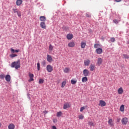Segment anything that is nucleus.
<instances>
[{
    "mask_svg": "<svg viewBox=\"0 0 129 129\" xmlns=\"http://www.w3.org/2000/svg\"><path fill=\"white\" fill-rule=\"evenodd\" d=\"M12 68H15V69H19L21 68V61L18 59L17 61H14L11 64Z\"/></svg>",
    "mask_w": 129,
    "mask_h": 129,
    "instance_id": "1",
    "label": "nucleus"
},
{
    "mask_svg": "<svg viewBox=\"0 0 129 129\" xmlns=\"http://www.w3.org/2000/svg\"><path fill=\"white\" fill-rule=\"evenodd\" d=\"M103 61V59L102 58L99 57L97 60L96 64L97 66H100L102 64V62Z\"/></svg>",
    "mask_w": 129,
    "mask_h": 129,
    "instance_id": "2",
    "label": "nucleus"
},
{
    "mask_svg": "<svg viewBox=\"0 0 129 129\" xmlns=\"http://www.w3.org/2000/svg\"><path fill=\"white\" fill-rule=\"evenodd\" d=\"M83 73L84 76L86 77L89 76V74H90L89 71H88V70L87 69L84 70Z\"/></svg>",
    "mask_w": 129,
    "mask_h": 129,
    "instance_id": "3",
    "label": "nucleus"
},
{
    "mask_svg": "<svg viewBox=\"0 0 129 129\" xmlns=\"http://www.w3.org/2000/svg\"><path fill=\"white\" fill-rule=\"evenodd\" d=\"M122 124L124 125L127 124V122H128V119L126 117H124L121 119Z\"/></svg>",
    "mask_w": 129,
    "mask_h": 129,
    "instance_id": "4",
    "label": "nucleus"
},
{
    "mask_svg": "<svg viewBox=\"0 0 129 129\" xmlns=\"http://www.w3.org/2000/svg\"><path fill=\"white\" fill-rule=\"evenodd\" d=\"M46 70L48 72L51 73L53 70V67H52V66L50 64L47 65L46 67Z\"/></svg>",
    "mask_w": 129,
    "mask_h": 129,
    "instance_id": "5",
    "label": "nucleus"
},
{
    "mask_svg": "<svg viewBox=\"0 0 129 129\" xmlns=\"http://www.w3.org/2000/svg\"><path fill=\"white\" fill-rule=\"evenodd\" d=\"M99 106L103 107V106H105V105H106V103L105 102V101L101 100L99 101Z\"/></svg>",
    "mask_w": 129,
    "mask_h": 129,
    "instance_id": "6",
    "label": "nucleus"
},
{
    "mask_svg": "<svg viewBox=\"0 0 129 129\" xmlns=\"http://www.w3.org/2000/svg\"><path fill=\"white\" fill-rule=\"evenodd\" d=\"M103 51L102 50V48H98L96 49V53L98 55H100V54H102Z\"/></svg>",
    "mask_w": 129,
    "mask_h": 129,
    "instance_id": "7",
    "label": "nucleus"
},
{
    "mask_svg": "<svg viewBox=\"0 0 129 129\" xmlns=\"http://www.w3.org/2000/svg\"><path fill=\"white\" fill-rule=\"evenodd\" d=\"M68 47L70 48H73L75 47V42L74 41L70 42L68 44Z\"/></svg>",
    "mask_w": 129,
    "mask_h": 129,
    "instance_id": "8",
    "label": "nucleus"
},
{
    "mask_svg": "<svg viewBox=\"0 0 129 129\" xmlns=\"http://www.w3.org/2000/svg\"><path fill=\"white\" fill-rule=\"evenodd\" d=\"M29 76L30 79L29 80V82H31V81H34V74H31V73H29Z\"/></svg>",
    "mask_w": 129,
    "mask_h": 129,
    "instance_id": "9",
    "label": "nucleus"
},
{
    "mask_svg": "<svg viewBox=\"0 0 129 129\" xmlns=\"http://www.w3.org/2000/svg\"><path fill=\"white\" fill-rule=\"evenodd\" d=\"M85 66H89V64H90V60L86 59L84 61Z\"/></svg>",
    "mask_w": 129,
    "mask_h": 129,
    "instance_id": "10",
    "label": "nucleus"
},
{
    "mask_svg": "<svg viewBox=\"0 0 129 129\" xmlns=\"http://www.w3.org/2000/svg\"><path fill=\"white\" fill-rule=\"evenodd\" d=\"M70 104H69V103L67 102L64 103V104L63 105V109H67V108H69V107H70Z\"/></svg>",
    "mask_w": 129,
    "mask_h": 129,
    "instance_id": "11",
    "label": "nucleus"
},
{
    "mask_svg": "<svg viewBox=\"0 0 129 129\" xmlns=\"http://www.w3.org/2000/svg\"><path fill=\"white\" fill-rule=\"evenodd\" d=\"M47 60L48 62H51L53 61V58H52V56L49 54L47 55Z\"/></svg>",
    "mask_w": 129,
    "mask_h": 129,
    "instance_id": "12",
    "label": "nucleus"
},
{
    "mask_svg": "<svg viewBox=\"0 0 129 129\" xmlns=\"http://www.w3.org/2000/svg\"><path fill=\"white\" fill-rule=\"evenodd\" d=\"M5 79L7 82L11 81V76L10 75H7L5 77Z\"/></svg>",
    "mask_w": 129,
    "mask_h": 129,
    "instance_id": "13",
    "label": "nucleus"
},
{
    "mask_svg": "<svg viewBox=\"0 0 129 129\" xmlns=\"http://www.w3.org/2000/svg\"><path fill=\"white\" fill-rule=\"evenodd\" d=\"M15 127H16V126H15V124L13 123H11L8 125L9 129H15Z\"/></svg>",
    "mask_w": 129,
    "mask_h": 129,
    "instance_id": "14",
    "label": "nucleus"
},
{
    "mask_svg": "<svg viewBox=\"0 0 129 129\" xmlns=\"http://www.w3.org/2000/svg\"><path fill=\"white\" fill-rule=\"evenodd\" d=\"M86 46V42L83 41L81 42V47L82 48V49H84V48H85V46Z\"/></svg>",
    "mask_w": 129,
    "mask_h": 129,
    "instance_id": "15",
    "label": "nucleus"
},
{
    "mask_svg": "<svg viewBox=\"0 0 129 129\" xmlns=\"http://www.w3.org/2000/svg\"><path fill=\"white\" fill-rule=\"evenodd\" d=\"M11 53H12V54H14V53H15V52H16V53H18V52H20V49L15 50V49H14V48H11Z\"/></svg>",
    "mask_w": 129,
    "mask_h": 129,
    "instance_id": "16",
    "label": "nucleus"
},
{
    "mask_svg": "<svg viewBox=\"0 0 129 129\" xmlns=\"http://www.w3.org/2000/svg\"><path fill=\"white\" fill-rule=\"evenodd\" d=\"M40 26L42 29H46V24L45 22L40 23Z\"/></svg>",
    "mask_w": 129,
    "mask_h": 129,
    "instance_id": "17",
    "label": "nucleus"
},
{
    "mask_svg": "<svg viewBox=\"0 0 129 129\" xmlns=\"http://www.w3.org/2000/svg\"><path fill=\"white\" fill-rule=\"evenodd\" d=\"M73 38V34H69L67 35V38L68 39V40H72Z\"/></svg>",
    "mask_w": 129,
    "mask_h": 129,
    "instance_id": "18",
    "label": "nucleus"
},
{
    "mask_svg": "<svg viewBox=\"0 0 129 129\" xmlns=\"http://www.w3.org/2000/svg\"><path fill=\"white\" fill-rule=\"evenodd\" d=\"M118 94H122L123 93V89H122V88L120 87L118 89Z\"/></svg>",
    "mask_w": 129,
    "mask_h": 129,
    "instance_id": "19",
    "label": "nucleus"
},
{
    "mask_svg": "<svg viewBox=\"0 0 129 129\" xmlns=\"http://www.w3.org/2000/svg\"><path fill=\"white\" fill-rule=\"evenodd\" d=\"M39 20L43 22H46V17H45V16H40Z\"/></svg>",
    "mask_w": 129,
    "mask_h": 129,
    "instance_id": "20",
    "label": "nucleus"
},
{
    "mask_svg": "<svg viewBox=\"0 0 129 129\" xmlns=\"http://www.w3.org/2000/svg\"><path fill=\"white\" fill-rule=\"evenodd\" d=\"M22 3H23L22 0H17L16 1L17 6H21V5H22Z\"/></svg>",
    "mask_w": 129,
    "mask_h": 129,
    "instance_id": "21",
    "label": "nucleus"
},
{
    "mask_svg": "<svg viewBox=\"0 0 129 129\" xmlns=\"http://www.w3.org/2000/svg\"><path fill=\"white\" fill-rule=\"evenodd\" d=\"M88 80V79H87V77H84L82 79V81L83 83H85V82H87Z\"/></svg>",
    "mask_w": 129,
    "mask_h": 129,
    "instance_id": "22",
    "label": "nucleus"
},
{
    "mask_svg": "<svg viewBox=\"0 0 129 129\" xmlns=\"http://www.w3.org/2000/svg\"><path fill=\"white\" fill-rule=\"evenodd\" d=\"M108 123L110 125V126H112L113 125V122L112 121V119H110L108 121Z\"/></svg>",
    "mask_w": 129,
    "mask_h": 129,
    "instance_id": "23",
    "label": "nucleus"
},
{
    "mask_svg": "<svg viewBox=\"0 0 129 129\" xmlns=\"http://www.w3.org/2000/svg\"><path fill=\"white\" fill-rule=\"evenodd\" d=\"M94 69H95V66H94V64H91L90 66V71H93Z\"/></svg>",
    "mask_w": 129,
    "mask_h": 129,
    "instance_id": "24",
    "label": "nucleus"
},
{
    "mask_svg": "<svg viewBox=\"0 0 129 129\" xmlns=\"http://www.w3.org/2000/svg\"><path fill=\"white\" fill-rule=\"evenodd\" d=\"M69 71H70V69L68 68H66L63 69V72L64 73H69Z\"/></svg>",
    "mask_w": 129,
    "mask_h": 129,
    "instance_id": "25",
    "label": "nucleus"
},
{
    "mask_svg": "<svg viewBox=\"0 0 129 129\" xmlns=\"http://www.w3.org/2000/svg\"><path fill=\"white\" fill-rule=\"evenodd\" d=\"M53 49H54V46L52 45V44H49V50L50 52H52L53 51Z\"/></svg>",
    "mask_w": 129,
    "mask_h": 129,
    "instance_id": "26",
    "label": "nucleus"
},
{
    "mask_svg": "<svg viewBox=\"0 0 129 129\" xmlns=\"http://www.w3.org/2000/svg\"><path fill=\"white\" fill-rule=\"evenodd\" d=\"M120 111L123 112L124 111V105H121L120 107Z\"/></svg>",
    "mask_w": 129,
    "mask_h": 129,
    "instance_id": "27",
    "label": "nucleus"
},
{
    "mask_svg": "<svg viewBox=\"0 0 129 129\" xmlns=\"http://www.w3.org/2000/svg\"><path fill=\"white\" fill-rule=\"evenodd\" d=\"M88 125H90V126H95V125L93 122H92L90 121H88Z\"/></svg>",
    "mask_w": 129,
    "mask_h": 129,
    "instance_id": "28",
    "label": "nucleus"
},
{
    "mask_svg": "<svg viewBox=\"0 0 129 129\" xmlns=\"http://www.w3.org/2000/svg\"><path fill=\"white\" fill-rule=\"evenodd\" d=\"M71 82L73 85L76 84V83H77V80H72Z\"/></svg>",
    "mask_w": 129,
    "mask_h": 129,
    "instance_id": "29",
    "label": "nucleus"
},
{
    "mask_svg": "<svg viewBox=\"0 0 129 129\" xmlns=\"http://www.w3.org/2000/svg\"><path fill=\"white\" fill-rule=\"evenodd\" d=\"M65 85H66V81H63L61 83V88H63V87H65Z\"/></svg>",
    "mask_w": 129,
    "mask_h": 129,
    "instance_id": "30",
    "label": "nucleus"
},
{
    "mask_svg": "<svg viewBox=\"0 0 129 129\" xmlns=\"http://www.w3.org/2000/svg\"><path fill=\"white\" fill-rule=\"evenodd\" d=\"M122 57H123V58H124L125 59L129 58V56H128V55H127V54H123Z\"/></svg>",
    "mask_w": 129,
    "mask_h": 129,
    "instance_id": "31",
    "label": "nucleus"
},
{
    "mask_svg": "<svg viewBox=\"0 0 129 129\" xmlns=\"http://www.w3.org/2000/svg\"><path fill=\"white\" fill-rule=\"evenodd\" d=\"M98 47H100V44H99L98 43L95 44L94 45V47L95 48H98Z\"/></svg>",
    "mask_w": 129,
    "mask_h": 129,
    "instance_id": "32",
    "label": "nucleus"
},
{
    "mask_svg": "<svg viewBox=\"0 0 129 129\" xmlns=\"http://www.w3.org/2000/svg\"><path fill=\"white\" fill-rule=\"evenodd\" d=\"M17 56H18V54H10V57L11 58H14L15 57H17Z\"/></svg>",
    "mask_w": 129,
    "mask_h": 129,
    "instance_id": "33",
    "label": "nucleus"
},
{
    "mask_svg": "<svg viewBox=\"0 0 129 129\" xmlns=\"http://www.w3.org/2000/svg\"><path fill=\"white\" fill-rule=\"evenodd\" d=\"M37 65V70L38 71H40V69L41 68V67L40 66V63L38 62Z\"/></svg>",
    "mask_w": 129,
    "mask_h": 129,
    "instance_id": "34",
    "label": "nucleus"
},
{
    "mask_svg": "<svg viewBox=\"0 0 129 129\" xmlns=\"http://www.w3.org/2000/svg\"><path fill=\"white\" fill-rule=\"evenodd\" d=\"M43 83H44V80L41 79H39V84H42Z\"/></svg>",
    "mask_w": 129,
    "mask_h": 129,
    "instance_id": "35",
    "label": "nucleus"
},
{
    "mask_svg": "<svg viewBox=\"0 0 129 129\" xmlns=\"http://www.w3.org/2000/svg\"><path fill=\"white\" fill-rule=\"evenodd\" d=\"M79 119H83L84 118V116L83 115H80L79 116Z\"/></svg>",
    "mask_w": 129,
    "mask_h": 129,
    "instance_id": "36",
    "label": "nucleus"
},
{
    "mask_svg": "<svg viewBox=\"0 0 129 129\" xmlns=\"http://www.w3.org/2000/svg\"><path fill=\"white\" fill-rule=\"evenodd\" d=\"M17 14L18 17H22V13L20 11H18Z\"/></svg>",
    "mask_w": 129,
    "mask_h": 129,
    "instance_id": "37",
    "label": "nucleus"
},
{
    "mask_svg": "<svg viewBox=\"0 0 129 129\" xmlns=\"http://www.w3.org/2000/svg\"><path fill=\"white\" fill-rule=\"evenodd\" d=\"M5 77V76L4 74H2V75H0L1 79L4 80Z\"/></svg>",
    "mask_w": 129,
    "mask_h": 129,
    "instance_id": "38",
    "label": "nucleus"
},
{
    "mask_svg": "<svg viewBox=\"0 0 129 129\" xmlns=\"http://www.w3.org/2000/svg\"><path fill=\"white\" fill-rule=\"evenodd\" d=\"M85 109V107L84 106L81 107L80 109L81 112H82Z\"/></svg>",
    "mask_w": 129,
    "mask_h": 129,
    "instance_id": "39",
    "label": "nucleus"
},
{
    "mask_svg": "<svg viewBox=\"0 0 129 129\" xmlns=\"http://www.w3.org/2000/svg\"><path fill=\"white\" fill-rule=\"evenodd\" d=\"M61 115H62L61 112H58L57 113V116H58V117H60V116Z\"/></svg>",
    "mask_w": 129,
    "mask_h": 129,
    "instance_id": "40",
    "label": "nucleus"
},
{
    "mask_svg": "<svg viewBox=\"0 0 129 129\" xmlns=\"http://www.w3.org/2000/svg\"><path fill=\"white\" fill-rule=\"evenodd\" d=\"M110 41H111V42H112V43H113V42H115V39L114 38H113V37H112V38H111V39H110Z\"/></svg>",
    "mask_w": 129,
    "mask_h": 129,
    "instance_id": "41",
    "label": "nucleus"
},
{
    "mask_svg": "<svg viewBox=\"0 0 129 129\" xmlns=\"http://www.w3.org/2000/svg\"><path fill=\"white\" fill-rule=\"evenodd\" d=\"M13 11L14 13H17V12H19V11H18V9H13Z\"/></svg>",
    "mask_w": 129,
    "mask_h": 129,
    "instance_id": "42",
    "label": "nucleus"
},
{
    "mask_svg": "<svg viewBox=\"0 0 129 129\" xmlns=\"http://www.w3.org/2000/svg\"><path fill=\"white\" fill-rule=\"evenodd\" d=\"M113 23H114L115 24H118V21H117V20H113Z\"/></svg>",
    "mask_w": 129,
    "mask_h": 129,
    "instance_id": "43",
    "label": "nucleus"
},
{
    "mask_svg": "<svg viewBox=\"0 0 129 129\" xmlns=\"http://www.w3.org/2000/svg\"><path fill=\"white\" fill-rule=\"evenodd\" d=\"M86 16L87 17V18H90L91 17V16L88 13L86 14Z\"/></svg>",
    "mask_w": 129,
    "mask_h": 129,
    "instance_id": "44",
    "label": "nucleus"
},
{
    "mask_svg": "<svg viewBox=\"0 0 129 129\" xmlns=\"http://www.w3.org/2000/svg\"><path fill=\"white\" fill-rule=\"evenodd\" d=\"M57 120L56 118L53 119V122H54V123H56V122H57Z\"/></svg>",
    "mask_w": 129,
    "mask_h": 129,
    "instance_id": "45",
    "label": "nucleus"
},
{
    "mask_svg": "<svg viewBox=\"0 0 129 129\" xmlns=\"http://www.w3.org/2000/svg\"><path fill=\"white\" fill-rule=\"evenodd\" d=\"M52 129H57V127H56V126L53 125L52 126Z\"/></svg>",
    "mask_w": 129,
    "mask_h": 129,
    "instance_id": "46",
    "label": "nucleus"
},
{
    "mask_svg": "<svg viewBox=\"0 0 129 129\" xmlns=\"http://www.w3.org/2000/svg\"><path fill=\"white\" fill-rule=\"evenodd\" d=\"M121 1V0H115V2H116V3H119Z\"/></svg>",
    "mask_w": 129,
    "mask_h": 129,
    "instance_id": "47",
    "label": "nucleus"
},
{
    "mask_svg": "<svg viewBox=\"0 0 129 129\" xmlns=\"http://www.w3.org/2000/svg\"><path fill=\"white\" fill-rule=\"evenodd\" d=\"M117 121H118V122L120 121V118L117 119Z\"/></svg>",
    "mask_w": 129,
    "mask_h": 129,
    "instance_id": "48",
    "label": "nucleus"
},
{
    "mask_svg": "<svg viewBox=\"0 0 129 129\" xmlns=\"http://www.w3.org/2000/svg\"><path fill=\"white\" fill-rule=\"evenodd\" d=\"M1 126H2V123H1V122H0V127H1Z\"/></svg>",
    "mask_w": 129,
    "mask_h": 129,
    "instance_id": "49",
    "label": "nucleus"
},
{
    "mask_svg": "<svg viewBox=\"0 0 129 129\" xmlns=\"http://www.w3.org/2000/svg\"><path fill=\"white\" fill-rule=\"evenodd\" d=\"M43 63H44V64H46V62L43 61Z\"/></svg>",
    "mask_w": 129,
    "mask_h": 129,
    "instance_id": "50",
    "label": "nucleus"
},
{
    "mask_svg": "<svg viewBox=\"0 0 129 129\" xmlns=\"http://www.w3.org/2000/svg\"><path fill=\"white\" fill-rule=\"evenodd\" d=\"M45 113H47L48 112L47 111H45Z\"/></svg>",
    "mask_w": 129,
    "mask_h": 129,
    "instance_id": "51",
    "label": "nucleus"
}]
</instances>
